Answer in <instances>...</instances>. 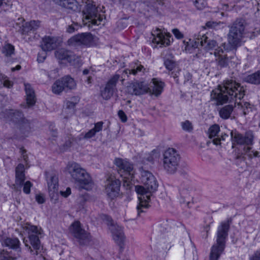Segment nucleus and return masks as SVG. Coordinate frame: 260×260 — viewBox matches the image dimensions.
I'll return each instance as SVG.
<instances>
[{"label":"nucleus","instance_id":"nucleus-1","mask_svg":"<svg viewBox=\"0 0 260 260\" xmlns=\"http://www.w3.org/2000/svg\"><path fill=\"white\" fill-rule=\"evenodd\" d=\"M245 90L243 86L233 81H228L223 86H218L211 93V99L217 104H222L226 102H235L236 107L240 113L244 115L248 114L251 111L250 105L246 102H238L237 99L241 100L244 95Z\"/></svg>","mask_w":260,"mask_h":260},{"label":"nucleus","instance_id":"nucleus-2","mask_svg":"<svg viewBox=\"0 0 260 260\" xmlns=\"http://www.w3.org/2000/svg\"><path fill=\"white\" fill-rule=\"evenodd\" d=\"M141 181L144 186L141 185L135 186V190L138 194L139 201L137 206L139 214L140 212H142V208H147L148 207L151 193L157 190L158 185L155 176L147 171H141Z\"/></svg>","mask_w":260,"mask_h":260},{"label":"nucleus","instance_id":"nucleus-3","mask_svg":"<svg viewBox=\"0 0 260 260\" xmlns=\"http://www.w3.org/2000/svg\"><path fill=\"white\" fill-rule=\"evenodd\" d=\"M64 173L70 175L79 189L90 190L94 187L90 175L79 164L75 162H69L64 168Z\"/></svg>","mask_w":260,"mask_h":260},{"label":"nucleus","instance_id":"nucleus-4","mask_svg":"<svg viewBox=\"0 0 260 260\" xmlns=\"http://www.w3.org/2000/svg\"><path fill=\"white\" fill-rule=\"evenodd\" d=\"M209 34L202 35L196 39H188V41H184L183 43L185 45V50L189 52H191L193 49L197 48L199 45V42L196 40L200 41V45L203 47V49L206 51H210V54L213 53L216 60L218 61H221L223 55V51L222 49H219L216 48L217 44L216 42L212 39H209Z\"/></svg>","mask_w":260,"mask_h":260},{"label":"nucleus","instance_id":"nucleus-5","mask_svg":"<svg viewBox=\"0 0 260 260\" xmlns=\"http://www.w3.org/2000/svg\"><path fill=\"white\" fill-rule=\"evenodd\" d=\"M229 226L230 222L228 220L221 222L218 226L217 234V243L211 248L210 260H218L220 254L223 251Z\"/></svg>","mask_w":260,"mask_h":260},{"label":"nucleus","instance_id":"nucleus-6","mask_svg":"<svg viewBox=\"0 0 260 260\" xmlns=\"http://www.w3.org/2000/svg\"><path fill=\"white\" fill-rule=\"evenodd\" d=\"M243 30V26L241 25L233 26L231 28L228 37L229 45H228L227 46H226L225 44H223L222 45V47L224 49L223 50L222 49L223 51V54L225 56L223 57L221 61H218L221 65L224 66L228 61V58L226 57V55L224 54V51L231 50L235 47L240 45L241 40L242 38ZM216 48H219V49H221V48H220V47H218V46Z\"/></svg>","mask_w":260,"mask_h":260},{"label":"nucleus","instance_id":"nucleus-7","mask_svg":"<svg viewBox=\"0 0 260 260\" xmlns=\"http://www.w3.org/2000/svg\"><path fill=\"white\" fill-rule=\"evenodd\" d=\"M114 164L118 169V173L123 178L124 184L130 188L132 184V181L134 178V167L127 159L116 158L114 161Z\"/></svg>","mask_w":260,"mask_h":260},{"label":"nucleus","instance_id":"nucleus-8","mask_svg":"<svg viewBox=\"0 0 260 260\" xmlns=\"http://www.w3.org/2000/svg\"><path fill=\"white\" fill-rule=\"evenodd\" d=\"M230 134L233 144L241 145L245 155L250 158L258 156V152L252 150V138L251 137H243L236 131H232Z\"/></svg>","mask_w":260,"mask_h":260},{"label":"nucleus","instance_id":"nucleus-9","mask_svg":"<svg viewBox=\"0 0 260 260\" xmlns=\"http://www.w3.org/2000/svg\"><path fill=\"white\" fill-rule=\"evenodd\" d=\"M180 156L174 148H169L163 154L162 167L165 171L169 174H174L177 170Z\"/></svg>","mask_w":260,"mask_h":260},{"label":"nucleus","instance_id":"nucleus-10","mask_svg":"<svg viewBox=\"0 0 260 260\" xmlns=\"http://www.w3.org/2000/svg\"><path fill=\"white\" fill-rule=\"evenodd\" d=\"M104 20V16L97 13V8L95 6L89 3L83 11L82 21L84 24H88L89 26L99 25Z\"/></svg>","mask_w":260,"mask_h":260},{"label":"nucleus","instance_id":"nucleus-11","mask_svg":"<svg viewBox=\"0 0 260 260\" xmlns=\"http://www.w3.org/2000/svg\"><path fill=\"white\" fill-rule=\"evenodd\" d=\"M23 232H26L29 235V240L31 245L36 250L35 254H38L40 252L41 245L39 236L42 234L41 228L30 225L28 223H24L22 225Z\"/></svg>","mask_w":260,"mask_h":260},{"label":"nucleus","instance_id":"nucleus-12","mask_svg":"<svg viewBox=\"0 0 260 260\" xmlns=\"http://www.w3.org/2000/svg\"><path fill=\"white\" fill-rule=\"evenodd\" d=\"M40 26V22L38 21L32 20L25 22L23 18H21L17 19L15 28L22 34L29 35L33 33Z\"/></svg>","mask_w":260,"mask_h":260},{"label":"nucleus","instance_id":"nucleus-13","mask_svg":"<svg viewBox=\"0 0 260 260\" xmlns=\"http://www.w3.org/2000/svg\"><path fill=\"white\" fill-rule=\"evenodd\" d=\"M24 166L23 164H19L16 168L15 185L21 186L23 184V191L25 194H29L30 192V189L33 184L29 181L24 182L25 179L24 173Z\"/></svg>","mask_w":260,"mask_h":260},{"label":"nucleus","instance_id":"nucleus-14","mask_svg":"<svg viewBox=\"0 0 260 260\" xmlns=\"http://www.w3.org/2000/svg\"><path fill=\"white\" fill-rule=\"evenodd\" d=\"M120 181L113 175H110L106 180L105 190L107 195L113 199L119 193Z\"/></svg>","mask_w":260,"mask_h":260},{"label":"nucleus","instance_id":"nucleus-15","mask_svg":"<svg viewBox=\"0 0 260 260\" xmlns=\"http://www.w3.org/2000/svg\"><path fill=\"white\" fill-rule=\"evenodd\" d=\"M153 36V42L159 47L168 46L173 41L171 34L165 30L156 29Z\"/></svg>","mask_w":260,"mask_h":260},{"label":"nucleus","instance_id":"nucleus-16","mask_svg":"<svg viewBox=\"0 0 260 260\" xmlns=\"http://www.w3.org/2000/svg\"><path fill=\"white\" fill-rule=\"evenodd\" d=\"M149 87L145 81L135 82L129 84L126 87V91L132 95H141L148 93Z\"/></svg>","mask_w":260,"mask_h":260},{"label":"nucleus","instance_id":"nucleus-17","mask_svg":"<svg viewBox=\"0 0 260 260\" xmlns=\"http://www.w3.org/2000/svg\"><path fill=\"white\" fill-rule=\"evenodd\" d=\"M58 188V177L55 175L51 176L48 180V189L51 201L54 203H57L59 200Z\"/></svg>","mask_w":260,"mask_h":260},{"label":"nucleus","instance_id":"nucleus-18","mask_svg":"<svg viewBox=\"0 0 260 260\" xmlns=\"http://www.w3.org/2000/svg\"><path fill=\"white\" fill-rule=\"evenodd\" d=\"M108 224L110 225L109 229L112 232L113 239L118 244L122 243L125 240L122 228L113 223L111 219L108 220Z\"/></svg>","mask_w":260,"mask_h":260},{"label":"nucleus","instance_id":"nucleus-19","mask_svg":"<svg viewBox=\"0 0 260 260\" xmlns=\"http://www.w3.org/2000/svg\"><path fill=\"white\" fill-rule=\"evenodd\" d=\"M55 56L62 63H70L75 64L76 57L71 52L60 49L55 52Z\"/></svg>","mask_w":260,"mask_h":260},{"label":"nucleus","instance_id":"nucleus-20","mask_svg":"<svg viewBox=\"0 0 260 260\" xmlns=\"http://www.w3.org/2000/svg\"><path fill=\"white\" fill-rule=\"evenodd\" d=\"M92 41V37L89 34H82L74 36L71 38L68 43L70 45L83 44L87 45Z\"/></svg>","mask_w":260,"mask_h":260},{"label":"nucleus","instance_id":"nucleus-21","mask_svg":"<svg viewBox=\"0 0 260 260\" xmlns=\"http://www.w3.org/2000/svg\"><path fill=\"white\" fill-rule=\"evenodd\" d=\"M119 77V76L117 75L114 76L107 84L104 89L101 91V95L104 99L108 100L112 96L114 92V87Z\"/></svg>","mask_w":260,"mask_h":260},{"label":"nucleus","instance_id":"nucleus-22","mask_svg":"<svg viewBox=\"0 0 260 260\" xmlns=\"http://www.w3.org/2000/svg\"><path fill=\"white\" fill-rule=\"evenodd\" d=\"M56 4L75 12L80 11V6L76 0H53Z\"/></svg>","mask_w":260,"mask_h":260},{"label":"nucleus","instance_id":"nucleus-23","mask_svg":"<svg viewBox=\"0 0 260 260\" xmlns=\"http://www.w3.org/2000/svg\"><path fill=\"white\" fill-rule=\"evenodd\" d=\"M152 88L149 87L148 93L155 96L160 95L163 90L164 84L161 81L157 79H153L152 80Z\"/></svg>","mask_w":260,"mask_h":260},{"label":"nucleus","instance_id":"nucleus-24","mask_svg":"<svg viewBox=\"0 0 260 260\" xmlns=\"http://www.w3.org/2000/svg\"><path fill=\"white\" fill-rule=\"evenodd\" d=\"M56 46V38L49 36L44 38L41 44L42 49L47 51L53 49Z\"/></svg>","mask_w":260,"mask_h":260},{"label":"nucleus","instance_id":"nucleus-25","mask_svg":"<svg viewBox=\"0 0 260 260\" xmlns=\"http://www.w3.org/2000/svg\"><path fill=\"white\" fill-rule=\"evenodd\" d=\"M26 103L29 106L34 105L36 103L35 92L31 86L28 83H25Z\"/></svg>","mask_w":260,"mask_h":260},{"label":"nucleus","instance_id":"nucleus-26","mask_svg":"<svg viewBox=\"0 0 260 260\" xmlns=\"http://www.w3.org/2000/svg\"><path fill=\"white\" fill-rule=\"evenodd\" d=\"M70 233L77 238H81L84 231L81 228L78 221L73 222L69 228Z\"/></svg>","mask_w":260,"mask_h":260},{"label":"nucleus","instance_id":"nucleus-27","mask_svg":"<svg viewBox=\"0 0 260 260\" xmlns=\"http://www.w3.org/2000/svg\"><path fill=\"white\" fill-rule=\"evenodd\" d=\"M5 112L6 117L15 122L19 121L23 117L22 113L18 111L8 110Z\"/></svg>","mask_w":260,"mask_h":260},{"label":"nucleus","instance_id":"nucleus-28","mask_svg":"<svg viewBox=\"0 0 260 260\" xmlns=\"http://www.w3.org/2000/svg\"><path fill=\"white\" fill-rule=\"evenodd\" d=\"M19 241L17 238L11 239L7 238L2 241V245L11 248H17L18 247Z\"/></svg>","mask_w":260,"mask_h":260},{"label":"nucleus","instance_id":"nucleus-29","mask_svg":"<svg viewBox=\"0 0 260 260\" xmlns=\"http://www.w3.org/2000/svg\"><path fill=\"white\" fill-rule=\"evenodd\" d=\"M64 89L61 79L56 81L51 87L52 92L56 94H60Z\"/></svg>","mask_w":260,"mask_h":260},{"label":"nucleus","instance_id":"nucleus-30","mask_svg":"<svg viewBox=\"0 0 260 260\" xmlns=\"http://www.w3.org/2000/svg\"><path fill=\"white\" fill-rule=\"evenodd\" d=\"M245 80L246 82L254 84H260V71L248 75Z\"/></svg>","mask_w":260,"mask_h":260},{"label":"nucleus","instance_id":"nucleus-31","mask_svg":"<svg viewBox=\"0 0 260 260\" xmlns=\"http://www.w3.org/2000/svg\"><path fill=\"white\" fill-rule=\"evenodd\" d=\"M64 88L70 89H74L76 87V83L72 78L70 77H66L61 79Z\"/></svg>","mask_w":260,"mask_h":260},{"label":"nucleus","instance_id":"nucleus-32","mask_svg":"<svg viewBox=\"0 0 260 260\" xmlns=\"http://www.w3.org/2000/svg\"><path fill=\"white\" fill-rule=\"evenodd\" d=\"M233 107L231 105L226 106L223 107L219 111L220 117L223 119H228L233 111Z\"/></svg>","mask_w":260,"mask_h":260},{"label":"nucleus","instance_id":"nucleus-33","mask_svg":"<svg viewBox=\"0 0 260 260\" xmlns=\"http://www.w3.org/2000/svg\"><path fill=\"white\" fill-rule=\"evenodd\" d=\"M178 199L181 203H188L189 196L187 191L180 190Z\"/></svg>","mask_w":260,"mask_h":260},{"label":"nucleus","instance_id":"nucleus-34","mask_svg":"<svg viewBox=\"0 0 260 260\" xmlns=\"http://www.w3.org/2000/svg\"><path fill=\"white\" fill-rule=\"evenodd\" d=\"M220 131V128L218 125L214 124L210 127L208 130L209 136L210 138L214 137L217 136Z\"/></svg>","mask_w":260,"mask_h":260},{"label":"nucleus","instance_id":"nucleus-35","mask_svg":"<svg viewBox=\"0 0 260 260\" xmlns=\"http://www.w3.org/2000/svg\"><path fill=\"white\" fill-rule=\"evenodd\" d=\"M144 69L143 66L141 64H136L133 67V68L131 70H126L124 71V73L125 74H133L136 75L138 72H141Z\"/></svg>","mask_w":260,"mask_h":260},{"label":"nucleus","instance_id":"nucleus-36","mask_svg":"<svg viewBox=\"0 0 260 260\" xmlns=\"http://www.w3.org/2000/svg\"><path fill=\"white\" fill-rule=\"evenodd\" d=\"M14 47L9 44H7L4 46L3 49V53L6 56H10L14 53Z\"/></svg>","mask_w":260,"mask_h":260},{"label":"nucleus","instance_id":"nucleus-37","mask_svg":"<svg viewBox=\"0 0 260 260\" xmlns=\"http://www.w3.org/2000/svg\"><path fill=\"white\" fill-rule=\"evenodd\" d=\"M181 126L184 131L190 132L193 129L192 123L188 120H186L181 122Z\"/></svg>","mask_w":260,"mask_h":260},{"label":"nucleus","instance_id":"nucleus-38","mask_svg":"<svg viewBox=\"0 0 260 260\" xmlns=\"http://www.w3.org/2000/svg\"><path fill=\"white\" fill-rule=\"evenodd\" d=\"M0 260H16L9 253L3 250L0 254Z\"/></svg>","mask_w":260,"mask_h":260},{"label":"nucleus","instance_id":"nucleus-39","mask_svg":"<svg viewBox=\"0 0 260 260\" xmlns=\"http://www.w3.org/2000/svg\"><path fill=\"white\" fill-rule=\"evenodd\" d=\"M193 3L196 8L199 10L204 9L206 6L205 0H195Z\"/></svg>","mask_w":260,"mask_h":260},{"label":"nucleus","instance_id":"nucleus-40","mask_svg":"<svg viewBox=\"0 0 260 260\" xmlns=\"http://www.w3.org/2000/svg\"><path fill=\"white\" fill-rule=\"evenodd\" d=\"M46 51H47L42 49L39 52L37 59L39 62H43L47 56Z\"/></svg>","mask_w":260,"mask_h":260},{"label":"nucleus","instance_id":"nucleus-41","mask_svg":"<svg viewBox=\"0 0 260 260\" xmlns=\"http://www.w3.org/2000/svg\"><path fill=\"white\" fill-rule=\"evenodd\" d=\"M80 27V25L77 23H74L68 27L67 31L69 33H73L75 30H78Z\"/></svg>","mask_w":260,"mask_h":260},{"label":"nucleus","instance_id":"nucleus-42","mask_svg":"<svg viewBox=\"0 0 260 260\" xmlns=\"http://www.w3.org/2000/svg\"><path fill=\"white\" fill-rule=\"evenodd\" d=\"M36 201L39 204H43L45 201V196L42 193H37L35 196Z\"/></svg>","mask_w":260,"mask_h":260},{"label":"nucleus","instance_id":"nucleus-43","mask_svg":"<svg viewBox=\"0 0 260 260\" xmlns=\"http://www.w3.org/2000/svg\"><path fill=\"white\" fill-rule=\"evenodd\" d=\"M165 65L169 70H172L175 66V63L171 60H166L165 61Z\"/></svg>","mask_w":260,"mask_h":260},{"label":"nucleus","instance_id":"nucleus-44","mask_svg":"<svg viewBox=\"0 0 260 260\" xmlns=\"http://www.w3.org/2000/svg\"><path fill=\"white\" fill-rule=\"evenodd\" d=\"M249 260H260V249L255 251L251 254Z\"/></svg>","mask_w":260,"mask_h":260},{"label":"nucleus","instance_id":"nucleus-45","mask_svg":"<svg viewBox=\"0 0 260 260\" xmlns=\"http://www.w3.org/2000/svg\"><path fill=\"white\" fill-rule=\"evenodd\" d=\"M172 33L174 35V36L177 39H181L183 38V34L180 31V30L177 28L173 29L172 30Z\"/></svg>","mask_w":260,"mask_h":260},{"label":"nucleus","instance_id":"nucleus-46","mask_svg":"<svg viewBox=\"0 0 260 260\" xmlns=\"http://www.w3.org/2000/svg\"><path fill=\"white\" fill-rule=\"evenodd\" d=\"M59 194L63 198H67L71 194V189L67 187L65 190H60Z\"/></svg>","mask_w":260,"mask_h":260},{"label":"nucleus","instance_id":"nucleus-47","mask_svg":"<svg viewBox=\"0 0 260 260\" xmlns=\"http://www.w3.org/2000/svg\"><path fill=\"white\" fill-rule=\"evenodd\" d=\"M103 123L99 122L95 124L94 127L92 128L94 133L96 134L102 131L103 128Z\"/></svg>","mask_w":260,"mask_h":260},{"label":"nucleus","instance_id":"nucleus-48","mask_svg":"<svg viewBox=\"0 0 260 260\" xmlns=\"http://www.w3.org/2000/svg\"><path fill=\"white\" fill-rule=\"evenodd\" d=\"M95 134L94 131L91 129L84 135L83 138L85 139H89L94 137Z\"/></svg>","mask_w":260,"mask_h":260},{"label":"nucleus","instance_id":"nucleus-49","mask_svg":"<svg viewBox=\"0 0 260 260\" xmlns=\"http://www.w3.org/2000/svg\"><path fill=\"white\" fill-rule=\"evenodd\" d=\"M118 115L122 122H125L127 121V116L123 111L121 110L119 111Z\"/></svg>","mask_w":260,"mask_h":260},{"label":"nucleus","instance_id":"nucleus-50","mask_svg":"<svg viewBox=\"0 0 260 260\" xmlns=\"http://www.w3.org/2000/svg\"><path fill=\"white\" fill-rule=\"evenodd\" d=\"M4 86L10 88L12 86L13 83L7 79H5L3 82Z\"/></svg>","mask_w":260,"mask_h":260},{"label":"nucleus","instance_id":"nucleus-51","mask_svg":"<svg viewBox=\"0 0 260 260\" xmlns=\"http://www.w3.org/2000/svg\"><path fill=\"white\" fill-rule=\"evenodd\" d=\"M220 24V23H216V22H209L207 23V25L209 27H212V28H216L217 26L218 25Z\"/></svg>","mask_w":260,"mask_h":260},{"label":"nucleus","instance_id":"nucleus-52","mask_svg":"<svg viewBox=\"0 0 260 260\" xmlns=\"http://www.w3.org/2000/svg\"><path fill=\"white\" fill-rule=\"evenodd\" d=\"M222 139L221 138H215L214 139H213V142L214 143V144L216 145H219L220 144V141Z\"/></svg>","mask_w":260,"mask_h":260},{"label":"nucleus","instance_id":"nucleus-53","mask_svg":"<svg viewBox=\"0 0 260 260\" xmlns=\"http://www.w3.org/2000/svg\"><path fill=\"white\" fill-rule=\"evenodd\" d=\"M92 76L91 75H90L88 77H87L86 82L87 83V84H90L92 82Z\"/></svg>","mask_w":260,"mask_h":260},{"label":"nucleus","instance_id":"nucleus-54","mask_svg":"<svg viewBox=\"0 0 260 260\" xmlns=\"http://www.w3.org/2000/svg\"><path fill=\"white\" fill-rule=\"evenodd\" d=\"M20 69H21V66L20 65H17L16 66V67L11 68V71L14 72L15 71H18V70H20Z\"/></svg>","mask_w":260,"mask_h":260},{"label":"nucleus","instance_id":"nucleus-55","mask_svg":"<svg viewBox=\"0 0 260 260\" xmlns=\"http://www.w3.org/2000/svg\"><path fill=\"white\" fill-rule=\"evenodd\" d=\"M67 105L69 107H73L75 106V103H72V102L71 101H68L67 103Z\"/></svg>","mask_w":260,"mask_h":260},{"label":"nucleus","instance_id":"nucleus-56","mask_svg":"<svg viewBox=\"0 0 260 260\" xmlns=\"http://www.w3.org/2000/svg\"><path fill=\"white\" fill-rule=\"evenodd\" d=\"M83 74L84 75H88V74H90V71L87 70V69H85L83 71Z\"/></svg>","mask_w":260,"mask_h":260},{"label":"nucleus","instance_id":"nucleus-57","mask_svg":"<svg viewBox=\"0 0 260 260\" xmlns=\"http://www.w3.org/2000/svg\"><path fill=\"white\" fill-rule=\"evenodd\" d=\"M228 135L227 134H225L222 135L221 136V139H222V140L224 141V140H225V139H226V138H228Z\"/></svg>","mask_w":260,"mask_h":260},{"label":"nucleus","instance_id":"nucleus-58","mask_svg":"<svg viewBox=\"0 0 260 260\" xmlns=\"http://www.w3.org/2000/svg\"><path fill=\"white\" fill-rule=\"evenodd\" d=\"M167 245H166V249H168V248H170L171 246H170V244H171V241L170 240H168V241L167 242Z\"/></svg>","mask_w":260,"mask_h":260},{"label":"nucleus","instance_id":"nucleus-59","mask_svg":"<svg viewBox=\"0 0 260 260\" xmlns=\"http://www.w3.org/2000/svg\"><path fill=\"white\" fill-rule=\"evenodd\" d=\"M24 242L25 243V244L26 246H28V244L26 243V242L25 241V239H24Z\"/></svg>","mask_w":260,"mask_h":260},{"label":"nucleus","instance_id":"nucleus-60","mask_svg":"<svg viewBox=\"0 0 260 260\" xmlns=\"http://www.w3.org/2000/svg\"><path fill=\"white\" fill-rule=\"evenodd\" d=\"M4 0H0V6L3 4Z\"/></svg>","mask_w":260,"mask_h":260},{"label":"nucleus","instance_id":"nucleus-61","mask_svg":"<svg viewBox=\"0 0 260 260\" xmlns=\"http://www.w3.org/2000/svg\"><path fill=\"white\" fill-rule=\"evenodd\" d=\"M259 126H260V122H259Z\"/></svg>","mask_w":260,"mask_h":260}]
</instances>
